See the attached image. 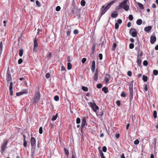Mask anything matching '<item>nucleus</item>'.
<instances>
[{"label": "nucleus", "instance_id": "nucleus-60", "mask_svg": "<svg viewBox=\"0 0 158 158\" xmlns=\"http://www.w3.org/2000/svg\"><path fill=\"white\" fill-rule=\"evenodd\" d=\"M66 70V69L65 67L64 66H61V71H62L65 72Z\"/></svg>", "mask_w": 158, "mask_h": 158}, {"label": "nucleus", "instance_id": "nucleus-52", "mask_svg": "<svg viewBox=\"0 0 158 158\" xmlns=\"http://www.w3.org/2000/svg\"><path fill=\"white\" fill-rule=\"evenodd\" d=\"M128 17H129V19L130 21H132V20H133V16L132 15H129Z\"/></svg>", "mask_w": 158, "mask_h": 158}, {"label": "nucleus", "instance_id": "nucleus-27", "mask_svg": "<svg viewBox=\"0 0 158 158\" xmlns=\"http://www.w3.org/2000/svg\"><path fill=\"white\" fill-rule=\"evenodd\" d=\"M84 91H88V88L87 87H85L84 86H82L81 88Z\"/></svg>", "mask_w": 158, "mask_h": 158}, {"label": "nucleus", "instance_id": "nucleus-14", "mask_svg": "<svg viewBox=\"0 0 158 158\" xmlns=\"http://www.w3.org/2000/svg\"><path fill=\"white\" fill-rule=\"evenodd\" d=\"M95 63L94 61H93L92 63V65L91 69L93 73H94L95 71Z\"/></svg>", "mask_w": 158, "mask_h": 158}, {"label": "nucleus", "instance_id": "nucleus-26", "mask_svg": "<svg viewBox=\"0 0 158 158\" xmlns=\"http://www.w3.org/2000/svg\"><path fill=\"white\" fill-rule=\"evenodd\" d=\"M52 53L51 52H49L48 53V54L47 56V59L48 60H50V59L51 58L52 56Z\"/></svg>", "mask_w": 158, "mask_h": 158}, {"label": "nucleus", "instance_id": "nucleus-58", "mask_svg": "<svg viewBox=\"0 0 158 158\" xmlns=\"http://www.w3.org/2000/svg\"><path fill=\"white\" fill-rule=\"evenodd\" d=\"M86 60V58H83L82 59V60H81L82 63L83 64H84Z\"/></svg>", "mask_w": 158, "mask_h": 158}, {"label": "nucleus", "instance_id": "nucleus-48", "mask_svg": "<svg viewBox=\"0 0 158 158\" xmlns=\"http://www.w3.org/2000/svg\"><path fill=\"white\" fill-rule=\"evenodd\" d=\"M38 46H34V48H33V52H36L37 51V50L38 49Z\"/></svg>", "mask_w": 158, "mask_h": 158}, {"label": "nucleus", "instance_id": "nucleus-59", "mask_svg": "<svg viewBox=\"0 0 158 158\" xmlns=\"http://www.w3.org/2000/svg\"><path fill=\"white\" fill-rule=\"evenodd\" d=\"M132 74V72L131 71H128L127 72V75L129 77L131 76Z\"/></svg>", "mask_w": 158, "mask_h": 158}, {"label": "nucleus", "instance_id": "nucleus-34", "mask_svg": "<svg viewBox=\"0 0 158 158\" xmlns=\"http://www.w3.org/2000/svg\"><path fill=\"white\" fill-rule=\"evenodd\" d=\"M117 46V44L115 43H114L113 44V45L112 47V50H114L115 49Z\"/></svg>", "mask_w": 158, "mask_h": 158}, {"label": "nucleus", "instance_id": "nucleus-23", "mask_svg": "<svg viewBox=\"0 0 158 158\" xmlns=\"http://www.w3.org/2000/svg\"><path fill=\"white\" fill-rule=\"evenodd\" d=\"M99 153L102 158H105V156L104 155V154L101 150H99Z\"/></svg>", "mask_w": 158, "mask_h": 158}, {"label": "nucleus", "instance_id": "nucleus-24", "mask_svg": "<svg viewBox=\"0 0 158 158\" xmlns=\"http://www.w3.org/2000/svg\"><path fill=\"white\" fill-rule=\"evenodd\" d=\"M138 5L140 9H143L144 7H143V6L142 4L141 3L139 2H138Z\"/></svg>", "mask_w": 158, "mask_h": 158}, {"label": "nucleus", "instance_id": "nucleus-4", "mask_svg": "<svg viewBox=\"0 0 158 158\" xmlns=\"http://www.w3.org/2000/svg\"><path fill=\"white\" fill-rule=\"evenodd\" d=\"M89 105L90 106L92 107L94 111L96 113L97 112V110L99 109V107L97 106L95 102L92 103L91 102H88Z\"/></svg>", "mask_w": 158, "mask_h": 158}, {"label": "nucleus", "instance_id": "nucleus-32", "mask_svg": "<svg viewBox=\"0 0 158 158\" xmlns=\"http://www.w3.org/2000/svg\"><path fill=\"white\" fill-rule=\"evenodd\" d=\"M75 10V8H74V7H71L70 9V10L71 11V12L72 14H74V11Z\"/></svg>", "mask_w": 158, "mask_h": 158}, {"label": "nucleus", "instance_id": "nucleus-3", "mask_svg": "<svg viewBox=\"0 0 158 158\" xmlns=\"http://www.w3.org/2000/svg\"><path fill=\"white\" fill-rule=\"evenodd\" d=\"M40 94L39 91H38L35 93L34 95L33 103L35 104H37L40 99Z\"/></svg>", "mask_w": 158, "mask_h": 158}, {"label": "nucleus", "instance_id": "nucleus-2", "mask_svg": "<svg viewBox=\"0 0 158 158\" xmlns=\"http://www.w3.org/2000/svg\"><path fill=\"white\" fill-rule=\"evenodd\" d=\"M116 2V0H114L110 2L105 7H104V6H102L101 10V15H102L104 14L110 8V6Z\"/></svg>", "mask_w": 158, "mask_h": 158}, {"label": "nucleus", "instance_id": "nucleus-61", "mask_svg": "<svg viewBox=\"0 0 158 158\" xmlns=\"http://www.w3.org/2000/svg\"><path fill=\"white\" fill-rule=\"evenodd\" d=\"M115 29H118L119 27V25L118 23H115Z\"/></svg>", "mask_w": 158, "mask_h": 158}, {"label": "nucleus", "instance_id": "nucleus-17", "mask_svg": "<svg viewBox=\"0 0 158 158\" xmlns=\"http://www.w3.org/2000/svg\"><path fill=\"white\" fill-rule=\"evenodd\" d=\"M98 78V74L96 73H95L94 76V81H97Z\"/></svg>", "mask_w": 158, "mask_h": 158}, {"label": "nucleus", "instance_id": "nucleus-12", "mask_svg": "<svg viewBox=\"0 0 158 158\" xmlns=\"http://www.w3.org/2000/svg\"><path fill=\"white\" fill-rule=\"evenodd\" d=\"M27 91H28L27 90H26L24 91H21L20 92L16 93V95L17 96H20L23 94H27Z\"/></svg>", "mask_w": 158, "mask_h": 158}, {"label": "nucleus", "instance_id": "nucleus-50", "mask_svg": "<svg viewBox=\"0 0 158 158\" xmlns=\"http://www.w3.org/2000/svg\"><path fill=\"white\" fill-rule=\"evenodd\" d=\"M139 143V141L138 139H137L135 140L134 142V143L135 145L138 144Z\"/></svg>", "mask_w": 158, "mask_h": 158}, {"label": "nucleus", "instance_id": "nucleus-36", "mask_svg": "<svg viewBox=\"0 0 158 158\" xmlns=\"http://www.w3.org/2000/svg\"><path fill=\"white\" fill-rule=\"evenodd\" d=\"M35 39L36 38H35V39L34 40V46H38V44L37 41Z\"/></svg>", "mask_w": 158, "mask_h": 158}, {"label": "nucleus", "instance_id": "nucleus-37", "mask_svg": "<svg viewBox=\"0 0 158 158\" xmlns=\"http://www.w3.org/2000/svg\"><path fill=\"white\" fill-rule=\"evenodd\" d=\"M153 116L155 118H156L157 117V112L156 110H154L153 111Z\"/></svg>", "mask_w": 158, "mask_h": 158}, {"label": "nucleus", "instance_id": "nucleus-28", "mask_svg": "<svg viewBox=\"0 0 158 158\" xmlns=\"http://www.w3.org/2000/svg\"><path fill=\"white\" fill-rule=\"evenodd\" d=\"M23 50L22 49H20L19 50V55L20 56H23Z\"/></svg>", "mask_w": 158, "mask_h": 158}, {"label": "nucleus", "instance_id": "nucleus-19", "mask_svg": "<svg viewBox=\"0 0 158 158\" xmlns=\"http://www.w3.org/2000/svg\"><path fill=\"white\" fill-rule=\"evenodd\" d=\"M76 12L75 13V14L77 16H78V18H79L80 17V10L79 9H78L77 8L76 9Z\"/></svg>", "mask_w": 158, "mask_h": 158}, {"label": "nucleus", "instance_id": "nucleus-41", "mask_svg": "<svg viewBox=\"0 0 158 158\" xmlns=\"http://www.w3.org/2000/svg\"><path fill=\"white\" fill-rule=\"evenodd\" d=\"M102 86V85L101 83H99L97 85V87L98 89H100Z\"/></svg>", "mask_w": 158, "mask_h": 158}, {"label": "nucleus", "instance_id": "nucleus-8", "mask_svg": "<svg viewBox=\"0 0 158 158\" xmlns=\"http://www.w3.org/2000/svg\"><path fill=\"white\" fill-rule=\"evenodd\" d=\"M129 90L130 92V98L131 99L132 98L133 96V85H130L129 87Z\"/></svg>", "mask_w": 158, "mask_h": 158}, {"label": "nucleus", "instance_id": "nucleus-5", "mask_svg": "<svg viewBox=\"0 0 158 158\" xmlns=\"http://www.w3.org/2000/svg\"><path fill=\"white\" fill-rule=\"evenodd\" d=\"M129 33L132 37H136L137 36V32L136 29L131 28L130 30Z\"/></svg>", "mask_w": 158, "mask_h": 158}, {"label": "nucleus", "instance_id": "nucleus-40", "mask_svg": "<svg viewBox=\"0 0 158 158\" xmlns=\"http://www.w3.org/2000/svg\"><path fill=\"white\" fill-rule=\"evenodd\" d=\"M126 94L124 91H123L122 92L121 94V97H126Z\"/></svg>", "mask_w": 158, "mask_h": 158}, {"label": "nucleus", "instance_id": "nucleus-11", "mask_svg": "<svg viewBox=\"0 0 158 158\" xmlns=\"http://www.w3.org/2000/svg\"><path fill=\"white\" fill-rule=\"evenodd\" d=\"M110 76L109 74H106L105 76V79L104 80L105 82L106 83H108L110 80Z\"/></svg>", "mask_w": 158, "mask_h": 158}, {"label": "nucleus", "instance_id": "nucleus-29", "mask_svg": "<svg viewBox=\"0 0 158 158\" xmlns=\"http://www.w3.org/2000/svg\"><path fill=\"white\" fill-rule=\"evenodd\" d=\"M57 114H56V115H53L52 117V121H55V120L57 118Z\"/></svg>", "mask_w": 158, "mask_h": 158}, {"label": "nucleus", "instance_id": "nucleus-35", "mask_svg": "<svg viewBox=\"0 0 158 158\" xmlns=\"http://www.w3.org/2000/svg\"><path fill=\"white\" fill-rule=\"evenodd\" d=\"M71 32V31L70 29L68 30V31H67V36H70Z\"/></svg>", "mask_w": 158, "mask_h": 158}, {"label": "nucleus", "instance_id": "nucleus-13", "mask_svg": "<svg viewBox=\"0 0 158 158\" xmlns=\"http://www.w3.org/2000/svg\"><path fill=\"white\" fill-rule=\"evenodd\" d=\"M156 41V37L155 36H152L150 37V43L153 44Z\"/></svg>", "mask_w": 158, "mask_h": 158}, {"label": "nucleus", "instance_id": "nucleus-21", "mask_svg": "<svg viewBox=\"0 0 158 158\" xmlns=\"http://www.w3.org/2000/svg\"><path fill=\"white\" fill-rule=\"evenodd\" d=\"M142 21L141 19H139L136 21V24L138 25H140L142 23Z\"/></svg>", "mask_w": 158, "mask_h": 158}, {"label": "nucleus", "instance_id": "nucleus-44", "mask_svg": "<svg viewBox=\"0 0 158 158\" xmlns=\"http://www.w3.org/2000/svg\"><path fill=\"white\" fill-rule=\"evenodd\" d=\"M54 99L56 101H58L59 100V97L57 95L55 96L54 97Z\"/></svg>", "mask_w": 158, "mask_h": 158}, {"label": "nucleus", "instance_id": "nucleus-1", "mask_svg": "<svg viewBox=\"0 0 158 158\" xmlns=\"http://www.w3.org/2000/svg\"><path fill=\"white\" fill-rule=\"evenodd\" d=\"M129 0H124L119 5L116 6L115 8V10H118L123 8V9L126 11H128L129 9V6L127 4V2Z\"/></svg>", "mask_w": 158, "mask_h": 158}, {"label": "nucleus", "instance_id": "nucleus-33", "mask_svg": "<svg viewBox=\"0 0 158 158\" xmlns=\"http://www.w3.org/2000/svg\"><path fill=\"white\" fill-rule=\"evenodd\" d=\"M64 150L65 153L66 155L68 156L69 154V152L68 150L66 149V148H64Z\"/></svg>", "mask_w": 158, "mask_h": 158}, {"label": "nucleus", "instance_id": "nucleus-16", "mask_svg": "<svg viewBox=\"0 0 158 158\" xmlns=\"http://www.w3.org/2000/svg\"><path fill=\"white\" fill-rule=\"evenodd\" d=\"M118 14L116 11H114L112 12L111 14V16L113 18H116L118 15Z\"/></svg>", "mask_w": 158, "mask_h": 158}, {"label": "nucleus", "instance_id": "nucleus-31", "mask_svg": "<svg viewBox=\"0 0 158 158\" xmlns=\"http://www.w3.org/2000/svg\"><path fill=\"white\" fill-rule=\"evenodd\" d=\"M3 44L2 41L0 43V52H1L2 50Z\"/></svg>", "mask_w": 158, "mask_h": 158}, {"label": "nucleus", "instance_id": "nucleus-46", "mask_svg": "<svg viewBox=\"0 0 158 158\" xmlns=\"http://www.w3.org/2000/svg\"><path fill=\"white\" fill-rule=\"evenodd\" d=\"M134 44L133 43H131L129 44V48L130 49H133L134 48Z\"/></svg>", "mask_w": 158, "mask_h": 158}, {"label": "nucleus", "instance_id": "nucleus-15", "mask_svg": "<svg viewBox=\"0 0 158 158\" xmlns=\"http://www.w3.org/2000/svg\"><path fill=\"white\" fill-rule=\"evenodd\" d=\"M152 28V27L151 26H148L145 27L144 30L146 32H149L150 31Z\"/></svg>", "mask_w": 158, "mask_h": 158}, {"label": "nucleus", "instance_id": "nucleus-63", "mask_svg": "<svg viewBox=\"0 0 158 158\" xmlns=\"http://www.w3.org/2000/svg\"><path fill=\"white\" fill-rule=\"evenodd\" d=\"M99 58L100 60H102V54L100 53L99 54Z\"/></svg>", "mask_w": 158, "mask_h": 158}, {"label": "nucleus", "instance_id": "nucleus-64", "mask_svg": "<svg viewBox=\"0 0 158 158\" xmlns=\"http://www.w3.org/2000/svg\"><path fill=\"white\" fill-rule=\"evenodd\" d=\"M117 22L118 23H119V24H121L122 23V20L121 19H118V20H117Z\"/></svg>", "mask_w": 158, "mask_h": 158}, {"label": "nucleus", "instance_id": "nucleus-39", "mask_svg": "<svg viewBox=\"0 0 158 158\" xmlns=\"http://www.w3.org/2000/svg\"><path fill=\"white\" fill-rule=\"evenodd\" d=\"M85 1L84 0H82L81 2V5L82 6H85Z\"/></svg>", "mask_w": 158, "mask_h": 158}, {"label": "nucleus", "instance_id": "nucleus-43", "mask_svg": "<svg viewBox=\"0 0 158 158\" xmlns=\"http://www.w3.org/2000/svg\"><path fill=\"white\" fill-rule=\"evenodd\" d=\"M72 7L74 8H76V3L74 0H73V2L72 3Z\"/></svg>", "mask_w": 158, "mask_h": 158}, {"label": "nucleus", "instance_id": "nucleus-7", "mask_svg": "<svg viewBox=\"0 0 158 158\" xmlns=\"http://www.w3.org/2000/svg\"><path fill=\"white\" fill-rule=\"evenodd\" d=\"M8 143L7 140H5L2 143L1 145V150L4 152L6 148V146Z\"/></svg>", "mask_w": 158, "mask_h": 158}, {"label": "nucleus", "instance_id": "nucleus-25", "mask_svg": "<svg viewBox=\"0 0 158 158\" xmlns=\"http://www.w3.org/2000/svg\"><path fill=\"white\" fill-rule=\"evenodd\" d=\"M148 77L147 76L143 75V79L144 81L146 82L148 80Z\"/></svg>", "mask_w": 158, "mask_h": 158}, {"label": "nucleus", "instance_id": "nucleus-18", "mask_svg": "<svg viewBox=\"0 0 158 158\" xmlns=\"http://www.w3.org/2000/svg\"><path fill=\"white\" fill-rule=\"evenodd\" d=\"M102 90L105 93H107L108 92V88L106 87H104L102 88Z\"/></svg>", "mask_w": 158, "mask_h": 158}, {"label": "nucleus", "instance_id": "nucleus-30", "mask_svg": "<svg viewBox=\"0 0 158 158\" xmlns=\"http://www.w3.org/2000/svg\"><path fill=\"white\" fill-rule=\"evenodd\" d=\"M35 2H36V5L38 7H40V6H41L40 3L39 1L37 0Z\"/></svg>", "mask_w": 158, "mask_h": 158}, {"label": "nucleus", "instance_id": "nucleus-20", "mask_svg": "<svg viewBox=\"0 0 158 158\" xmlns=\"http://www.w3.org/2000/svg\"><path fill=\"white\" fill-rule=\"evenodd\" d=\"M97 115L98 116H99L100 117H102L103 113V111H102L101 112H98V113L97 112L96 113Z\"/></svg>", "mask_w": 158, "mask_h": 158}, {"label": "nucleus", "instance_id": "nucleus-54", "mask_svg": "<svg viewBox=\"0 0 158 158\" xmlns=\"http://www.w3.org/2000/svg\"><path fill=\"white\" fill-rule=\"evenodd\" d=\"M143 65L144 66H146L148 64V61L146 60L144 61L143 62Z\"/></svg>", "mask_w": 158, "mask_h": 158}, {"label": "nucleus", "instance_id": "nucleus-49", "mask_svg": "<svg viewBox=\"0 0 158 158\" xmlns=\"http://www.w3.org/2000/svg\"><path fill=\"white\" fill-rule=\"evenodd\" d=\"M23 145L24 147H27V142L26 140V139L23 140Z\"/></svg>", "mask_w": 158, "mask_h": 158}, {"label": "nucleus", "instance_id": "nucleus-6", "mask_svg": "<svg viewBox=\"0 0 158 158\" xmlns=\"http://www.w3.org/2000/svg\"><path fill=\"white\" fill-rule=\"evenodd\" d=\"M87 125L85 117H82L81 120V130L84 127L87 126Z\"/></svg>", "mask_w": 158, "mask_h": 158}, {"label": "nucleus", "instance_id": "nucleus-47", "mask_svg": "<svg viewBox=\"0 0 158 158\" xmlns=\"http://www.w3.org/2000/svg\"><path fill=\"white\" fill-rule=\"evenodd\" d=\"M39 132L40 134H42L43 133V128L42 127H40L39 129Z\"/></svg>", "mask_w": 158, "mask_h": 158}, {"label": "nucleus", "instance_id": "nucleus-45", "mask_svg": "<svg viewBox=\"0 0 158 158\" xmlns=\"http://www.w3.org/2000/svg\"><path fill=\"white\" fill-rule=\"evenodd\" d=\"M81 119L80 118H77L76 119V123L77 124H79L80 123Z\"/></svg>", "mask_w": 158, "mask_h": 158}, {"label": "nucleus", "instance_id": "nucleus-22", "mask_svg": "<svg viewBox=\"0 0 158 158\" xmlns=\"http://www.w3.org/2000/svg\"><path fill=\"white\" fill-rule=\"evenodd\" d=\"M72 65L71 63H67V69L68 70H70L71 69Z\"/></svg>", "mask_w": 158, "mask_h": 158}, {"label": "nucleus", "instance_id": "nucleus-56", "mask_svg": "<svg viewBox=\"0 0 158 158\" xmlns=\"http://www.w3.org/2000/svg\"><path fill=\"white\" fill-rule=\"evenodd\" d=\"M23 60L21 58L19 59L18 61V63L19 64H20L23 62Z\"/></svg>", "mask_w": 158, "mask_h": 158}, {"label": "nucleus", "instance_id": "nucleus-57", "mask_svg": "<svg viewBox=\"0 0 158 158\" xmlns=\"http://www.w3.org/2000/svg\"><path fill=\"white\" fill-rule=\"evenodd\" d=\"M116 103L118 106H120V102L119 100H117L116 102Z\"/></svg>", "mask_w": 158, "mask_h": 158}, {"label": "nucleus", "instance_id": "nucleus-51", "mask_svg": "<svg viewBox=\"0 0 158 158\" xmlns=\"http://www.w3.org/2000/svg\"><path fill=\"white\" fill-rule=\"evenodd\" d=\"M102 151L104 152H106L107 151V148L106 147L104 146L102 148Z\"/></svg>", "mask_w": 158, "mask_h": 158}, {"label": "nucleus", "instance_id": "nucleus-55", "mask_svg": "<svg viewBox=\"0 0 158 158\" xmlns=\"http://www.w3.org/2000/svg\"><path fill=\"white\" fill-rule=\"evenodd\" d=\"M78 32V31L77 29L73 31V33L75 35L77 34Z\"/></svg>", "mask_w": 158, "mask_h": 158}, {"label": "nucleus", "instance_id": "nucleus-38", "mask_svg": "<svg viewBox=\"0 0 158 158\" xmlns=\"http://www.w3.org/2000/svg\"><path fill=\"white\" fill-rule=\"evenodd\" d=\"M137 64L139 66H140L141 64V60L140 59H138L137 60Z\"/></svg>", "mask_w": 158, "mask_h": 158}, {"label": "nucleus", "instance_id": "nucleus-9", "mask_svg": "<svg viewBox=\"0 0 158 158\" xmlns=\"http://www.w3.org/2000/svg\"><path fill=\"white\" fill-rule=\"evenodd\" d=\"M35 142L36 140L33 137H31V145L32 148H35L36 146Z\"/></svg>", "mask_w": 158, "mask_h": 158}, {"label": "nucleus", "instance_id": "nucleus-62", "mask_svg": "<svg viewBox=\"0 0 158 158\" xmlns=\"http://www.w3.org/2000/svg\"><path fill=\"white\" fill-rule=\"evenodd\" d=\"M46 77L47 78H49L50 77V74L49 73H47L45 75Z\"/></svg>", "mask_w": 158, "mask_h": 158}, {"label": "nucleus", "instance_id": "nucleus-53", "mask_svg": "<svg viewBox=\"0 0 158 158\" xmlns=\"http://www.w3.org/2000/svg\"><path fill=\"white\" fill-rule=\"evenodd\" d=\"M60 9L61 8L60 6H58L56 7V10L57 11H58L60 10Z\"/></svg>", "mask_w": 158, "mask_h": 158}, {"label": "nucleus", "instance_id": "nucleus-10", "mask_svg": "<svg viewBox=\"0 0 158 158\" xmlns=\"http://www.w3.org/2000/svg\"><path fill=\"white\" fill-rule=\"evenodd\" d=\"M12 80V78L10 72L7 71L6 75V81L7 82H9V81Z\"/></svg>", "mask_w": 158, "mask_h": 158}, {"label": "nucleus", "instance_id": "nucleus-42", "mask_svg": "<svg viewBox=\"0 0 158 158\" xmlns=\"http://www.w3.org/2000/svg\"><path fill=\"white\" fill-rule=\"evenodd\" d=\"M153 74L155 75H157L158 74V71L156 70H154L153 71Z\"/></svg>", "mask_w": 158, "mask_h": 158}]
</instances>
